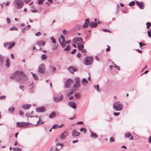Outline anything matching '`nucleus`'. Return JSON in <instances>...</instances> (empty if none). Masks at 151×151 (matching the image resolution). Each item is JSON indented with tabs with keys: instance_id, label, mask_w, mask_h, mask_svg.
I'll return each mask as SVG.
<instances>
[{
	"instance_id": "1",
	"label": "nucleus",
	"mask_w": 151,
	"mask_h": 151,
	"mask_svg": "<svg viewBox=\"0 0 151 151\" xmlns=\"http://www.w3.org/2000/svg\"><path fill=\"white\" fill-rule=\"evenodd\" d=\"M13 4L16 8L21 9L23 6L24 3L23 0H14Z\"/></svg>"
},
{
	"instance_id": "2",
	"label": "nucleus",
	"mask_w": 151,
	"mask_h": 151,
	"mask_svg": "<svg viewBox=\"0 0 151 151\" xmlns=\"http://www.w3.org/2000/svg\"><path fill=\"white\" fill-rule=\"evenodd\" d=\"M19 76L21 77L20 78H17V82L19 83H23L24 82L28 80V78L27 75L24 74L23 72L22 74H21L19 75Z\"/></svg>"
},
{
	"instance_id": "3",
	"label": "nucleus",
	"mask_w": 151,
	"mask_h": 151,
	"mask_svg": "<svg viewBox=\"0 0 151 151\" xmlns=\"http://www.w3.org/2000/svg\"><path fill=\"white\" fill-rule=\"evenodd\" d=\"M123 108V105L119 101L115 102L113 105V108L116 111H120Z\"/></svg>"
},
{
	"instance_id": "4",
	"label": "nucleus",
	"mask_w": 151,
	"mask_h": 151,
	"mask_svg": "<svg viewBox=\"0 0 151 151\" xmlns=\"http://www.w3.org/2000/svg\"><path fill=\"white\" fill-rule=\"evenodd\" d=\"M93 58L90 57H87L84 59L83 63L86 65H88L92 64Z\"/></svg>"
},
{
	"instance_id": "5",
	"label": "nucleus",
	"mask_w": 151,
	"mask_h": 151,
	"mask_svg": "<svg viewBox=\"0 0 151 151\" xmlns=\"http://www.w3.org/2000/svg\"><path fill=\"white\" fill-rule=\"evenodd\" d=\"M29 123L22 122L20 123L18 122L17 123V127L19 128H26L28 126Z\"/></svg>"
},
{
	"instance_id": "6",
	"label": "nucleus",
	"mask_w": 151,
	"mask_h": 151,
	"mask_svg": "<svg viewBox=\"0 0 151 151\" xmlns=\"http://www.w3.org/2000/svg\"><path fill=\"white\" fill-rule=\"evenodd\" d=\"M73 83V80L71 78L68 79L65 83V87L67 88H70Z\"/></svg>"
},
{
	"instance_id": "7",
	"label": "nucleus",
	"mask_w": 151,
	"mask_h": 151,
	"mask_svg": "<svg viewBox=\"0 0 151 151\" xmlns=\"http://www.w3.org/2000/svg\"><path fill=\"white\" fill-rule=\"evenodd\" d=\"M38 71L40 73L44 74L45 71V67L44 64H42L38 68Z\"/></svg>"
},
{
	"instance_id": "8",
	"label": "nucleus",
	"mask_w": 151,
	"mask_h": 151,
	"mask_svg": "<svg viewBox=\"0 0 151 151\" xmlns=\"http://www.w3.org/2000/svg\"><path fill=\"white\" fill-rule=\"evenodd\" d=\"M80 80L79 78L76 77L75 79V84L73 87L75 88H78L80 86Z\"/></svg>"
},
{
	"instance_id": "9",
	"label": "nucleus",
	"mask_w": 151,
	"mask_h": 151,
	"mask_svg": "<svg viewBox=\"0 0 151 151\" xmlns=\"http://www.w3.org/2000/svg\"><path fill=\"white\" fill-rule=\"evenodd\" d=\"M22 73L23 71L19 70H17L10 77V78L11 79H15L17 77V75Z\"/></svg>"
},
{
	"instance_id": "10",
	"label": "nucleus",
	"mask_w": 151,
	"mask_h": 151,
	"mask_svg": "<svg viewBox=\"0 0 151 151\" xmlns=\"http://www.w3.org/2000/svg\"><path fill=\"white\" fill-rule=\"evenodd\" d=\"M73 42L76 44L82 43L83 42V40L80 37H77L74 38L73 40Z\"/></svg>"
},
{
	"instance_id": "11",
	"label": "nucleus",
	"mask_w": 151,
	"mask_h": 151,
	"mask_svg": "<svg viewBox=\"0 0 151 151\" xmlns=\"http://www.w3.org/2000/svg\"><path fill=\"white\" fill-rule=\"evenodd\" d=\"M69 134V133L66 131H65L62 133L60 136V139L61 140H63L65 139V137H67Z\"/></svg>"
},
{
	"instance_id": "12",
	"label": "nucleus",
	"mask_w": 151,
	"mask_h": 151,
	"mask_svg": "<svg viewBox=\"0 0 151 151\" xmlns=\"http://www.w3.org/2000/svg\"><path fill=\"white\" fill-rule=\"evenodd\" d=\"M80 134V132H78L76 129L73 130L72 132V135L73 137H78Z\"/></svg>"
},
{
	"instance_id": "13",
	"label": "nucleus",
	"mask_w": 151,
	"mask_h": 151,
	"mask_svg": "<svg viewBox=\"0 0 151 151\" xmlns=\"http://www.w3.org/2000/svg\"><path fill=\"white\" fill-rule=\"evenodd\" d=\"M36 111L38 112H44L46 111V109L44 106H41L37 108L36 109Z\"/></svg>"
},
{
	"instance_id": "14",
	"label": "nucleus",
	"mask_w": 151,
	"mask_h": 151,
	"mask_svg": "<svg viewBox=\"0 0 151 151\" xmlns=\"http://www.w3.org/2000/svg\"><path fill=\"white\" fill-rule=\"evenodd\" d=\"M63 98V96L61 95L59 98L57 97H54V101L56 102H60L61 101Z\"/></svg>"
},
{
	"instance_id": "15",
	"label": "nucleus",
	"mask_w": 151,
	"mask_h": 151,
	"mask_svg": "<svg viewBox=\"0 0 151 151\" xmlns=\"http://www.w3.org/2000/svg\"><path fill=\"white\" fill-rule=\"evenodd\" d=\"M85 22L83 25V27L84 28H87L89 24V21L88 18L87 19L85 20Z\"/></svg>"
},
{
	"instance_id": "16",
	"label": "nucleus",
	"mask_w": 151,
	"mask_h": 151,
	"mask_svg": "<svg viewBox=\"0 0 151 151\" xmlns=\"http://www.w3.org/2000/svg\"><path fill=\"white\" fill-rule=\"evenodd\" d=\"M68 70L70 72V73H73L74 72H76L77 71V69L73 66H71L69 67L68 68Z\"/></svg>"
},
{
	"instance_id": "17",
	"label": "nucleus",
	"mask_w": 151,
	"mask_h": 151,
	"mask_svg": "<svg viewBox=\"0 0 151 151\" xmlns=\"http://www.w3.org/2000/svg\"><path fill=\"white\" fill-rule=\"evenodd\" d=\"M63 146V144L58 143L56 144V147L55 150L56 151H58L62 148Z\"/></svg>"
},
{
	"instance_id": "18",
	"label": "nucleus",
	"mask_w": 151,
	"mask_h": 151,
	"mask_svg": "<svg viewBox=\"0 0 151 151\" xmlns=\"http://www.w3.org/2000/svg\"><path fill=\"white\" fill-rule=\"evenodd\" d=\"M68 104L69 106L74 109L76 108V104L74 102H69L68 103Z\"/></svg>"
},
{
	"instance_id": "19",
	"label": "nucleus",
	"mask_w": 151,
	"mask_h": 151,
	"mask_svg": "<svg viewBox=\"0 0 151 151\" xmlns=\"http://www.w3.org/2000/svg\"><path fill=\"white\" fill-rule=\"evenodd\" d=\"M31 105L30 104H26L22 105V107L24 109H28L31 106Z\"/></svg>"
},
{
	"instance_id": "20",
	"label": "nucleus",
	"mask_w": 151,
	"mask_h": 151,
	"mask_svg": "<svg viewBox=\"0 0 151 151\" xmlns=\"http://www.w3.org/2000/svg\"><path fill=\"white\" fill-rule=\"evenodd\" d=\"M124 137H131L130 138H129L130 140H133V137L132 136V135L131 133L129 132H127L126 133L124 134Z\"/></svg>"
},
{
	"instance_id": "21",
	"label": "nucleus",
	"mask_w": 151,
	"mask_h": 151,
	"mask_svg": "<svg viewBox=\"0 0 151 151\" xmlns=\"http://www.w3.org/2000/svg\"><path fill=\"white\" fill-rule=\"evenodd\" d=\"M90 132L91 133L90 137L93 138H96L97 137V135L95 133L93 132L91 130H90Z\"/></svg>"
},
{
	"instance_id": "22",
	"label": "nucleus",
	"mask_w": 151,
	"mask_h": 151,
	"mask_svg": "<svg viewBox=\"0 0 151 151\" xmlns=\"http://www.w3.org/2000/svg\"><path fill=\"white\" fill-rule=\"evenodd\" d=\"M89 26L91 27H95L97 26V24L94 22H91L89 24Z\"/></svg>"
},
{
	"instance_id": "23",
	"label": "nucleus",
	"mask_w": 151,
	"mask_h": 151,
	"mask_svg": "<svg viewBox=\"0 0 151 151\" xmlns=\"http://www.w3.org/2000/svg\"><path fill=\"white\" fill-rule=\"evenodd\" d=\"M78 47L79 50H81L84 47V45L81 43H78Z\"/></svg>"
},
{
	"instance_id": "24",
	"label": "nucleus",
	"mask_w": 151,
	"mask_h": 151,
	"mask_svg": "<svg viewBox=\"0 0 151 151\" xmlns=\"http://www.w3.org/2000/svg\"><path fill=\"white\" fill-rule=\"evenodd\" d=\"M81 83L84 86H85L88 83V81L86 79L83 78L82 80Z\"/></svg>"
},
{
	"instance_id": "25",
	"label": "nucleus",
	"mask_w": 151,
	"mask_h": 151,
	"mask_svg": "<svg viewBox=\"0 0 151 151\" xmlns=\"http://www.w3.org/2000/svg\"><path fill=\"white\" fill-rule=\"evenodd\" d=\"M56 115L55 112L54 111H53L51 114H50L49 115V117L50 118H52L54 117Z\"/></svg>"
},
{
	"instance_id": "26",
	"label": "nucleus",
	"mask_w": 151,
	"mask_h": 151,
	"mask_svg": "<svg viewBox=\"0 0 151 151\" xmlns=\"http://www.w3.org/2000/svg\"><path fill=\"white\" fill-rule=\"evenodd\" d=\"M49 67L53 72L55 73L56 72V68H55L51 65H50L49 66Z\"/></svg>"
},
{
	"instance_id": "27",
	"label": "nucleus",
	"mask_w": 151,
	"mask_h": 151,
	"mask_svg": "<svg viewBox=\"0 0 151 151\" xmlns=\"http://www.w3.org/2000/svg\"><path fill=\"white\" fill-rule=\"evenodd\" d=\"M15 44V43L14 42H13L11 43L9 45L8 47L9 49H10L12 47H14Z\"/></svg>"
},
{
	"instance_id": "28",
	"label": "nucleus",
	"mask_w": 151,
	"mask_h": 151,
	"mask_svg": "<svg viewBox=\"0 0 151 151\" xmlns=\"http://www.w3.org/2000/svg\"><path fill=\"white\" fill-rule=\"evenodd\" d=\"M15 110V108L14 107H11L8 109V111L10 113H13Z\"/></svg>"
},
{
	"instance_id": "29",
	"label": "nucleus",
	"mask_w": 151,
	"mask_h": 151,
	"mask_svg": "<svg viewBox=\"0 0 151 151\" xmlns=\"http://www.w3.org/2000/svg\"><path fill=\"white\" fill-rule=\"evenodd\" d=\"M31 73L32 74L33 76L34 79L36 80H38V78L36 74L33 73L32 72H31Z\"/></svg>"
},
{
	"instance_id": "30",
	"label": "nucleus",
	"mask_w": 151,
	"mask_h": 151,
	"mask_svg": "<svg viewBox=\"0 0 151 151\" xmlns=\"http://www.w3.org/2000/svg\"><path fill=\"white\" fill-rule=\"evenodd\" d=\"M75 96L76 98L79 99L81 97V95L80 93H77L75 94Z\"/></svg>"
},
{
	"instance_id": "31",
	"label": "nucleus",
	"mask_w": 151,
	"mask_h": 151,
	"mask_svg": "<svg viewBox=\"0 0 151 151\" xmlns=\"http://www.w3.org/2000/svg\"><path fill=\"white\" fill-rule=\"evenodd\" d=\"M137 5L138 6L139 8L142 9V2H139L138 1H136Z\"/></svg>"
},
{
	"instance_id": "32",
	"label": "nucleus",
	"mask_w": 151,
	"mask_h": 151,
	"mask_svg": "<svg viewBox=\"0 0 151 151\" xmlns=\"http://www.w3.org/2000/svg\"><path fill=\"white\" fill-rule=\"evenodd\" d=\"M73 93V91L72 90H71L69 91H67L66 94L68 96H69L70 95L72 94Z\"/></svg>"
},
{
	"instance_id": "33",
	"label": "nucleus",
	"mask_w": 151,
	"mask_h": 151,
	"mask_svg": "<svg viewBox=\"0 0 151 151\" xmlns=\"http://www.w3.org/2000/svg\"><path fill=\"white\" fill-rule=\"evenodd\" d=\"M80 131L81 132L83 131L84 133L85 134L86 132V130L85 128H81L80 129Z\"/></svg>"
},
{
	"instance_id": "34",
	"label": "nucleus",
	"mask_w": 151,
	"mask_h": 151,
	"mask_svg": "<svg viewBox=\"0 0 151 151\" xmlns=\"http://www.w3.org/2000/svg\"><path fill=\"white\" fill-rule=\"evenodd\" d=\"M47 57L45 54H43L42 55L41 58L42 60H44L46 59Z\"/></svg>"
},
{
	"instance_id": "35",
	"label": "nucleus",
	"mask_w": 151,
	"mask_h": 151,
	"mask_svg": "<svg viewBox=\"0 0 151 151\" xmlns=\"http://www.w3.org/2000/svg\"><path fill=\"white\" fill-rule=\"evenodd\" d=\"M14 151H22V150L21 148L18 147H15L13 148Z\"/></svg>"
},
{
	"instance_id": "36",
	"label": "nucleus",
	"mask_w": 151,
	"mask_h": 151,
	"mask_svg": "<svg viewBox=\"0 0 151 151\" xmlns=\"http://www.w3.org/2000/svg\"><path fill=\"white\" fill-rule=\"evenodd\" d=\"M60 44L63 47H64L66 46V43L65 42H62L60 43Z\"/></svg>"
},
{
	"instance_id": "37",
	"label": "nucleus",
	"mask_w": 151,
	"mask_h": 151,
	"mask_svg": "<svg viewBox=\"0 0 151 151\" xmlns=\"http://www.w3.org/2000/svg\"><path fill=\"white\" fill-rule=\"evenodd\" d=\"M70 47L69 45H68L67 47L64 49V50L65 51H67L70 50Z\"/></svg>"
},
{
	"instance_id": "38",
	"label": "nucleus",
	"mask_w": 151,
	"mask_h": 151,
	"mask_svg": "<svg viewBox=\"0 0 151 151\" xmlns=\"http://www.w3.org/2000/svg\"><path fill=\"white\" fill-rule=\"evenodd\" d=\"M60 38H61L62 39V42H65V38L63 35H61Z\"/></svg>"
},
{
	"instance_id": "39",
	"label": "nucleus",
	"mask_w": 151,
	"mask_h": 151,
	"mask_svg": "<svg viewBox=\"0 0 151 151\" xmlns=\"http://www.w3.org/2000/svg\"><path fill=\"white\" fill-rule=\"evenodd\" d=\"M44 123V122H42L41 121H40V118L39 119V120L37 121V124H36L35 125H37V124H39L40 123L41 124H43Z\"/></svg>"
},
{
	"instance_id": "40",
	"label": "nucleus",
	"mask_w": 151,
	"mask_h": 151,
	"mask_svg": "<svg viewBox=\"0 0 151 151\" xmlns=\"http://www.w3.org/2000/svg\"><path fill=\"white\" fill-rule=\"evenodd\" d=\"M135 3L134 1H132L129 4V5L130 6H133Z\"/></svg>"
},
{
	"instance_id": "41",
	"label": "nucleus",
	"mask_w": 151,
	"mask_h": 151,
	"mask_svg": "<svg viewBox=\"0 0 151 151\" xmlns=\"http://www.w3.org/2000/svg\"><path fill=\"white\" fill-rule=\"evenodd\" d=\"M10 30H18V29L15 27H13L10 29Z\"/></svg>"
},
{
	"instance_id": "42",
	"label": "nucleus",
	"mask_w": 151,
	"mask_h": 151,
	"mask_svg": "<svg viewBox=\"0 0 151 151\" xmlns=\"http://www.w3.org/2000/svg\"><path fill=\"white\" fill-rule=\"evenodd\" d=\"M94 87L95 88V89L97 90L98 91H99V85H97L96 86H94Z\"/></svg>"
},
{
	"instance_id": "43",
	"label": "nucleus",
	"mask_w": 151,
	"mask_h": 151,
	"mask_svg": "<svg viewBox=\"0 0 151 151\" xmlns=\"http://www.w3.org/2000/svg\"><path fill=\"white\" fill-rule=\"evenodd\" d=\"M44 1V0H38V4H41L43 3Z\"/></svg>"
},
{
	"instance_id": "44",
	"label": "nucleus",
	"mask_w": 151,
	"mask_h": 151,
	"mask_svg": "<svg viewBox=\"0 0 151 151\" xmlns=\"http://www.w3.org/2000/svg\"><path fill=\"white\" fill-rule=\"evenodd\" d=\"M25 116H26L27 117H33L32 116H31L30 114L29 113H26L25 114Z\"/></svg>"
},
{
	"instance_id": "45",
	"label": "nucleus",
	"mask_w": 151,
	"mask_h": 151,
	"mask_svg": "<svg viewBox=\"0 0 151 151\" xmlns=\"http://www.w3.org/2000/svg\"><path fill=\"white\" fill-rule=\"evenodd\" d=\"M30 87V88L31 89H32L34 87V83L33 82H32L31 84L29 86Z\"/></svg>"
},
{
	"instance_id": "46",
	"label": "nucleus",
	"mask_w": 151,
	"mask_h": 151,
	"mask_svg": "<svg viewBox=\"0 0 151 151\" xmlns=\"http://www.w3.org/2000/svg\"><path fill=\"white\" fill-rule=\"evenodd\" d=\"M115 141V140L113 137H111L110 138V142H114Z\"/></svg>"
},
{
	"instance_id": "47",
	"label": "nucleus",
	"mask_w": 151,
	"mask_h": 151,
	"mask_svg": "<svg viewBox=\"0 0 151 151\" xmlns=\"http://www.w3.org/2000/svg\"><path fill=\"white\" fill-rule=\"evenodd\" d=\"M51 40L53 43H56V42L55 40L52 37L51 38Z\"/></svg>"
},
{
	"instance_id": "48",
	"label": "nucleus",
	"mask_w": 151,
	"mask_h": 151,
	"mask_svg": "<svg viewBox=\"0 0 151 151\" xmlns=\"http://www.w3.org/2000/svg\"><path fill=\"white\" fill-rule=\"evenodd\" d=\"M41 35V33L40 32H39L35 34V35L37 36H39L40 35Z\"/></svg>"
},
{
	"instance_id": "49",
	"label": "nucleus",
	"mask_w": 151,
	"mask_h": 151,
	"mask_svg": "<svg viewBox=\"0 0 151 151\" xmlns=\"http://www.w3.org/2000/svg\"><path fill=\"white\" fill-rule=\"evenodd\" d=\"M58 46L56 45H54L53 47V50H55L57 48Z\"/></svg>"
},
{
	"instance_id": "50",
	"label": "nucleus",
	"mask_w": 151,
	"mask_h": 151,
	"mask_svg": "<svg viewBox=\"0 0 151 151\" xmlns=\"http://www.w3.org/2000/svg\"><path fill=\"white\" fill-rule=\"evenodd\" d=\"M0 61L1 63H3L4 60L3 59V57L1 55H0Z\"/></svg>"
},
{
	"instance_id": "51",
	"label": "nucleus",
	"mask_w": 151,
	"mask_h": 151,
	"mask_svg": "<svg viewBox=\"0 0 151 151\" xmlns=\"http://www.w3.org/2000/svg\"><path fill=\"white\" fill-rule=\"evenodd\" d=\"M6 66L7 67H9L10 66V62H6Z\"/></svg>"
},
{
	"instance_id": "52",
	"label": "nucleus",
	"mask_w": 151,
	"mask_h": 151,
	"mask_svg": "<svg viewBox=\"0 0 151 151\" xmlns=\"http://www.w3.org/2000/svg\"><path fill=\"white\" fill-rule=\"evenodd\" d=\"M40 42H40L41 45L44 46L45 45V42H44V41H40Z\"/></svg>"
},
{
	"instance_id": "53",
	"label": "nucleus",
	"mask_w": 151,
	"mask_h": 151,
	"mask_svg": "<svg viewBox=\"0 0 151 151\" xmlns=\"http://www.w3.org/2000/svg\"><path fill=\"white\" fill-rule=\"evenodd\" d=\"M57 126L58 125L57 124H55L52 127V128L55 129L57 127Z\"/></svg>"
},
{
	"instance_id": "54",
	"label": "nucleus",
	"mask_w": 151,
	"mask_h": 151,
	"mask_svg": "<svg viewBox=\"0 0 151 151\" xmlns=\"http://www.w3.org/2000/svg\"><path fill=\"white\" fill-rule=\"evenodd\" d=\"M147 33L148 35V36L149 37H151V31H148Z\"/></svg>"
},
{
	"instance_id": "55",
	"label": "nucleus",
	"mask_w": 151,
	"mask_h": 151,
	"mask_svg": "<svg viewBox=\"0 0 151 151\" xmlns=\"http://www.w3.org/2000/svg\"><path fill=\"white\" fill-rule=\"evenodd\" d=\"M120 114V113L114 112V115L115 116H117Z\"/></svg>"
},
{
	"instance_id": "56",
	"label": "nucleus",
	"mask_w": 151,
	"mask_h": 151,
	"mask_svg": "<svg viewBox=\"0 0 151 151\" xmlns=\"http://www.w3.org/2000/svg\"><path fill=\"white\" fill-rule=\"evenodd\" d=\"M6 20L8 23L10 24V20L9 18H7L6 19Z\"/></svg>"
},
{
	"instance_id": "57",
	"label": "nucleus",
	"mask_w": 151,
	"mask_h": 151,
	"mask_svg": "<svg viewBox=\"0 0 151 151\" xmlns=\"http://www.w3.org/2000/svg\"><path fill=\"white\" fill-rule=\"evenodd\" d=\"M148 142L149 143H151V136H150L148 138Z\"/></svg>"
},
{
	"instance_id": "58",
	"label": "nucleus",
	"mask_w": 151,
	"mask_h": 151,
	"mask_svg": "<svg viewBox=\"0 0 151 151\" xmlns=\"http://www.w3.org/2000/svg\"><path fill=\"white\" fill-rule=\"evenodd\" d=\"M103 31H104V32H110V31L109 30H108L107 29H103Z\"/></svg>"
},
{
	"instance_id": "59",
	"label": "nucleus",
	"mask_w": 151,
	"mask_h": 151,
	"mask_svg": "<svg viewBox=\"0 0 151 151\" xmlns=\"http://www.w3.org/2000/svg\"><path fill=\"white\" fill-rule=\"evenodd\" d=\"M6 96H1L0 97V99H3L5 98Z\"/></svg>"
},
{
	"instance_id": "60",
	"label": "nucleus",
	"mask_w": 151,
	"mask_h": 151,
	"mask_svg": "<svg viewBox=\"0 0 151 151\" xmlns=\"http://www.w3.org/2000/svg\"><path fill=\"white\" fill-rule=\"evenodd\" d=\"M81 54L80 53H78L77 54V56L78 58H80L81 57Z\"/></svg>"
},
{
	"instance_id": "61",
	"label": "nucleus",
	"mask_w": 151,
	"mask_h": 151,
	"mask_svg": "<svg viewBox=\"0 0 151 151\" xmlns=\"http://www.w3.org/2000/svg\"><path fill=\"white\" fill-rule=\"evenodd\" d=\"M76 49L73 50L71 52V54H74V53H75L76 52Z\"/></svg>"
},
{
	"instance_id": "62",
	"label": "nucleus",
	"mask_w": 151,
	"mask_h": 151,
	"mask_svg": "<svg viewBox=\"0 0 151 151\" xmlns=\"http://www.w3.org/2000/svg\"><path fill=\"white\" fill-rule=\"evenodd\" d=\"M147 26H151V23L150 22H147L146 23Z\"/></svg>"
},
{
	"instance_id": "63",
	"label": "nucleus",
	"mask_w": 151,
	"mask_h": 151,
	"mask_svg": "<svg viewBox=\"0 0 151 151\" xmlns=\"http://www.w3.org/2000/svg\"><path fill=\"white\" fill-rule=\"evenodd\" d=\"M19 114L20 115H23L24 114V113H23V112L21 111H19Z\"/></svg>"
},
{
	"instance_id": "64",
	"label": "nucleus",
	"mask_w": 151,
	"mask_h": 151,
	"mask_svg": "<svg viewBox=\"0 0 151 151\" xmlns=\"http://www.w3.org/2000/svg\"><path fill=\"white\" fill-rule=\"evenodd\" d=\"M63 33L64 34H66L67 33V31L65 29H64L63 30Z\"/></svg>"
}]
</instances>
